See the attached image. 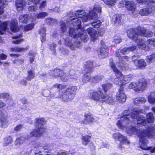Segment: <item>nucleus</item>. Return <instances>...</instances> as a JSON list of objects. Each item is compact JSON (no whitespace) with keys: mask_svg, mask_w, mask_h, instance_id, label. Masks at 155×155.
<instances>
[{"mask_svg":"<svg viewBox=\"0 0 155 155\" xmlns=\"http://www.w3.org/2000/svg\"><path fill=\"white\" fill-rule=\"evenodd\" d=\"M101 12V8L98 6H95L93 10H90L89 16L84 10L76 11L75 14L70 18L71 21L69 28L70 36L74 38L79 36L84 42L87 41L88 39L87 34L83 30L80 28L81 21L83 22H86L89 19L96 18L97 17V13H100Z\"/></svg>","mask_w":155,"mask_h":155,"instance_id":"1","label":"nucleus"},{"mask_svg":"<svg viewBox=\"0 0 155 155\" xmlns=\"http://www.w3.org/2000/svg\"><path fill=\"white\" fill-rule=\"evenodd\" d=\"M155 125L145 130H138L134 127H130L129 129L126 128V131L128 134H137L139 137L140 147L143 150H150L151 153H154L155 151V146L152 147H148L147 144L148 143L147 138L155 139Z\"/></svg>","mask_w":155,"mask_h":155,"instance_id":"2","label":"nucleus"},{"mask_svg":"<svg viewBox=\"0 0 155 155\" xmlns=\"http://www.w3.org/2000/svg\"><path fill=\"white\" fill-rule=\"evenodd\" d=\"M128 37L136 41L138 47L143 49L146 47L144 41L139 38V36L143 35L147 37H150L153 35V33L149 30H146L144 28L139 27L137 28L131 29L127 31Z\"/></svg>","mask_w":155,"mask_h":155,"instance_id":"3","label":"nucleus"},{"mask_svg":"<svg viewBox=\"0 0 155 155\" xmlns=\"http://www.w3.org/2000/svg\"><path fill=\"white\" fill-rule=\"evenodd\" d=\"M131 78L127 76H124L117 69V84L120 86L118 93H117V101L119 103H124L126 100V96L124 91V85L127 82L131 80Z\"/></svg>","mask_w":155,"mask_h":155,"instance_id":"4","label":"nucleus"},{"mask_svg":"<svg viewBox=\"0 0 155 155\" xmlns=\"http://www.w3.org/2000/svg\"><path fill=\"white\" fill-rule=\"evenodd\" d=\"M76 90L75 86L68 88L61 97L62 100L65 102L71 101L74 98Z\"/></svg>","mask_w":155,"mask_h":155,"instance_id":"5","label":"nucleus"},{"mask_svg":"<svg viewBox=\"0 0 155 155\" xmlns=\"http://www.w3.org/2000/svg\"><path fill=\"white\" fill-rule=\"evenodd\" d=\"M140 112L141 111L138 110L134 109L132 110L131 116H130V118L132 119H136L138 127L144 126L146 123L144 117L142 115H138Z\"/></svg>","mask_w":155,"mask_h":155,"instance_id":"6","label":"nucleus"},{"mask_svg":"<svg viewBox=\"0 0 155 155\" xmlns=\"http://www.w3.org/2000/svg\"><path fill=\"white\" fill-rule=\"evenodd\" d=\"M130 114V112L128 110H125L122 115L118 116L120 118V121H119L117 124V126L120 129H123L126 127V124L128 123L130 119L128 117Z\"/></svg>","mask_w":155,"mask_h":155,"instance_id":"7","label":"nucleus"},{"mask_svg":"<svg viewBox=\"0 0 155 155\" xmlns=\"http://www.w3.org/2000/svg\"><path fill=\"white\" fill-rule=\"evenodd\" d=\"M120 4L121 5L119 6L120 7L126 6L127 9L129 11H133V14H134V12H135V10L136 7V5L134 2L132 1H128L127 0H123L120 3Z\"/></svg>","mask_w":155,"mask_h":155,"instance_id":"8","label":"nucleus"},{"mask_svg":"<svg viewBox=\"0 0 155 155\" xmlns=\"http://www.w3.org/2000/svg\"><path fill=\"white\" fill-rule=\"evenodd\" d=\"M101 44L102 45V47L98 51V54L100 58H104L107 56L108 48L107 46L104 45L105 43L103 41H101Z\"/></svg>","mask_w":155,"mask_h":155,"instance_id":"9","label":"nucleus"},{"mask_svg":"<svg viewBox=\"0 0 155 155\" xmlns=\"http://www.w3.org/2000/svg\"><path fill=\"white\" fill-rule=\"evenodd\" d=\"M101 95H103V94L100 91L91 92L88 95L90 98L95 101H102Z\"/></svg>","mask_w":155,"mask_h":155,"instance_id":"10","label":"nucleus"},{"mask_svg":"<svg viewBox=\"0 0 155 155\" xmlns=\"http://www.w3.org/2000/svg\"><path fill=\"white\" fill-rule=\"evenodd\" d=\"M139 58L138 56L134 55L133 57L132 60L134 63H138V66L140 68H143L145 67L146 66V63L143 59H141L139 60H138L137 59Z\"/></svg>","mask_w":155,"mask_h":155,"instance_id":"11","label":"nucleus"},{"mask_svg":"<svg viewBox=\"0 0 155 155\" xmlns=\"http://www.w3.org/2000/svg\"><path fill=\"white\" fill-rule=\"evenodd\" d=\"M154 8L149 6L146 8L140 9L139 14L141 16H146L151 13L154 9Z\"/></svg>","mask_w":155,"mask_h":155,"instance_id":"12","label":"nucleus"},{"mask_svg":"<svg viewBox=\"0 0 155 155\" xmlns=\"http://www.w3.org/2000/svg\"><path fill=\"white\" fill-rule=\"evenodd\" d=\"M84 119L81 121V123L83 124H87L92 123L94 120V118L91 114H86L84 115Z\"/></svg>","mask_w":155,"mask_h":155,"instance_id":"13","label":"nucleus"},{"mask_svg":"<svg viewBox=\"0 0 155 155\" xmlns=\"http://www.w3.org/2000/svg\"><path fill=\"white\" fill-rule=\"evenodd\" d=\"M97 77H94L91 79L90 76L87 74H85L82 78V81L83 83H87L88 81H91L96 82L97 81Z\"/></svg>","mask_w":155,"mask_h":155,"instance_id":"14","label":"nucleus"},{"mask_svg":"<svg viewBox=\"0 0 155 155\" xmlns=\"http://www.w3.org/2000/svg\"><path fill=\"white\" fill-rule=\"evenodd\" d=\"M87 31L90 36L92 41H94L97 39V32L94 29L89 28L87 29Z\"/></svg>","mask_w":155,"mask_h":155,"instance_id":"15","label":"nucleus"},{"mask_svg":"<svg viewBox=\"0 0 155 155\" xmlns=\"http://www.w3.org/2000/svg\"><path fill=\"white\" fill-rule=\"evenodd\" d=\"M17 20L15 19L12 20L10 24V27L12 31L13 32H15L18 30V29L17 27Z\"/></svg>","mask_w":155,"mask_h":155,"instance_id":"16","label":"nucleus"},{"mask_svg":"<svg viewBox=\"0 0 155 155\" xmlns=\"http://www.w3.org/2000/svg\"><path fill=\"white\" fill-rule=\"evenodd\" d=\"M32 18L31 15H21L20 16L19 20L22 23H27L28 20Z\"/></svg>","mask_w":155,"mask_h":155,"instance_id":"17","label":"nucleus"},{"mask_svg":"<svg viewBox=\"0 0 155 155\" xmlns=\"http://www.w3.org/2000/svg\"><path fill=\"white\" fill-rule=\"evenodd\" d=\"M101 98L102 101H105L106 103L110 104H112L114 103V101L113 98L109 96L103 94V95H101Z\"/></svg>","mask_w":155,"mask_h":155,"instance_id":"18","label":"nucleus"},{"mask_svg":"<svg viewBox=\"0 0 155 155\" xmlns=\"http://www.w3.org/2000/svg\"><path fill=\"white\" fill-rule=\"evenodd\" d=\"M62 71L59 69H55L54 70L51 71L49 73L50 75L52 77L58 78L60 77Z\"/></svg>","mask_w":155,"mask_h":155,"instance_id":"19","label":"nucleus"},{"mask_svg":"<svg viewBox=\"0 0 155 155\" xmlns=\"http://www.w3.org/2000/svg\"><path fill=\"white\" fill-rule=\"evenodd\" d=\"M118 137V139L120 141L123 143H124L129 144V141L127 140V138L121 135L120 134L118 133L117 134V137Z\"/></svg>","mask_w":155,"mask_h":155,"instance_id":"20","label":"nucleus"},{"mask_svg":"<svg viewBox=\"0 0 155 155\" xmlns=\"http://www.w3.org/2000/svg\"><path fill=\"white\" fill-rule=\"evenodd\" d=\"M148 101L150 104H155V91L150 93L147 97Z\"/></svg>","mask_w":155,"mask_h":155,"instance_id":"21","label":"nucleus"},{"mask_svg":"<svg viewBox=\"0 0 155 155\" xmlns=\"http://www.w3.org/2000/svg\"><path fill=\"white\" fill-rule=\"evenodd\" d=\"M8 22L5 21L0 25V35H3L6 30L8 25Z\"/></svg>","mask_w":155,"mask_h":155,"instance_id":"22","label":"nucleus"},{"mask_svg":"<svg viewBox=\"0 0 155 155\" xmlns=\"http://www.w3.org/2000/svg\"><path fill=\"white\" fill-rule=\"evenodd\" d=\"M146 101V100L144 97H141L135 98L134 102L135 104L138 105L142 103H145Z\"/></svg>","mask_w":155,"mask_h":155,"instance_id":"23","label":"nucleus"},{"mask_svg":"<svg viewBox=\"0 0 155 155\" xmlns=\"http://www.w3.org/2000/svg\"><path fill=\"white\" fill-rule=\"evenodd\" d=\"M25 5L24 0H17L16 2V5L17 9H20L23 8Z\"/></svg>","mask_w":155,"mask_h":155,"instance_id":"24","label":"nucleus"},{"mask_svg":"<svg viewBox=\"0 0 155 155\" xmlns=\"http://www.w3.org/2000/svg\"><path fill=\"white\" fill-rule=\"evenodd\" d=\"M35 125L39 127L42 126H44L45 122L44 119L42 118H37L35 120Z\"/></svg>","mask_w":155,"mask_h":155,"instance_id":"25","label":"nucleus"},{"mask_svg":"<svg viewBox=\"0 0 155 155\" xmlns=\"http://www.w3.org/2000/svg\"><path fill=\"white\" fill-rule=\"evenodd\" d=\"M12 141V139L11 137L9 136L4 138L3 141V145L6 146L9 144L11 143Z\"/></svg>","mask_w":155,"mask_h":155,"instance_id":"26","label":"nucleus"},{"mask_svg":"<svg viewBox=\"0 0 155 155\" xmlns=\"http://www.w3.org/2000/svg\"><path fill=\"white\" fill-rule=\"evenodd\" d=\"M38 128H36V127L34 130L30 133L29 137L27 139L29 138L30 137L33 136L38 137L40 136L39 133L38 132Z\"/></svg>","mask_w":155,"mask_h":155,"instance_id":"27","label":"nucleus"},{"mask_svg":"<svg viewBox=\"0 0 155 155\" xmlns=\"http://www.w3.org/2000/svg\"><path fill=\"white\" fill-rule=\"evenodd\" d=\"M146 120L148 123H153L154 120L153 114L150 113L146 115Z\"/></svg>","mask_w":155,"mask_h":155,"instance_id":"28","label":"nucleus"},{"mask_svg":"<svg viewBox=\"0 0 155 155\" xmlns=\"http://www.w3.org/2000/svg\"><path fill=\"white\" fill-rule=\"evenodd\" d=\"M92 25L94 28H99L101 25V22L99 20L94 19L91 22Z\"/></svg>","mask_w":155,"mask_h":155,"instance_id":"29","label":"nucleus"},{"mask_svg":"<svg viewBox=\"0 0 155 155\" xmlns=\"http://www.w3.org/2000/svg\"><path fill=\"white\" fill-rule=\"evenodd\" d=\"M35 77V73L32 70L28 71V76L27 79L28 81L31 80Z\"/></svg>","mask_w":155,"mask_h":155,"instance_id":"30","label":"nucleus"},{"mask_svg":"<svg viewBox=\"0 0 155 155\" xmlns=\"http://www.w3.org/2000/svg\"><path fill=\"white\" fill-rule=\"evenodd\" d=\"M91 137V136L88 135L83 136L82 138L83 144L87 145L90 142V139Z\"/></svg>","mask_w":155,"mask_h":155,"instance_id":"31","label":"nucleus"},{"mask_svg":"<svg viewBox=\"0 0 155 155\" xmlns=\"http://www.w3.org/2000/svg\"><path fill=\"white\" fill-rule=\"evenodd\" d=\"M146 61L149 63L153 62L155 61V54H152L148 56L147 58Z\"/></svg>","mask_w":155,"mask_h":155,"instance_id":"32","label":"nucleus"},{"mask_svg":"<svg viewBox=\"0 0 155 155\" xmlns=\"http://www.w3.org/2000/svg\"><path fill=\"white\" fill-rule=\"evenodd\" d=\"M60 78L62 80L64 81H67L69 79L68 75H66L62 71L60 75Z\"/></svg>","mask_w":155,"mask_h":155,"instance_id":"33","label":"nucleus"},{"mask_svg":"<svg viewBox=\"0 0 155 155\" xmlns=\"http://www.w3.org/2000/svg\"><path fill=\"white\" fill-rule=\"evenodd\" d=\"M48 15V13L45 12H41L36 14L35 17L37 18H44Z\"/></svg>","mask_w":155,"mask_h":155,"instance_id":"34","label":"nucleus"},{"mask_svg":"<svg viewBox=\"0 0 155 155\" xmlns=\"http://www.w3.org/2000/svg\"><path fill=\"white\" fill-rule=\"evenodd\" d=\"M21 37L20 35L19 37L18 36H14L12 38L14 39L12 42L13 43L15 44H18L22 42L23 40L19 38V37Z\"/></svg>","mask_w":155,"mask_h":155,"instance_id":"35","label":"nucleus"},{"mask_svg":"<svg viewBox=\"0 0 155 155\" xmlns=\"http://www.w3.org/2000/svg\"><path fill=\"white\" fill-rule=\"evenodd\" d=\"M6 113L4 110H0V121L5 120L6 118Z\"/></svg>","mask_w":155,"mask_h":155,"instance_id":"36","label":"nucleus"},{"mask_svg":"<svg viewBox=\"0 0 155 155\" xmlns=\"http://www.w3.org/2000/svg\"><path fill=\"white\" fill-rule=\"evenodd\" d=\"M1 98L4 99H6V100H8L10 99L11 97L9 94L8 93H4L0 94Z\"/></svg>","mask_w":155,"mask_h":155,"instance_id":"37","label":"nucleus"},{"mask_svg":"<svg viewBox=\"0 0 155 155\" xmlns=\"http://www.w3.org/2000/svg\"><path fill=\"white\" fill-rule=\"evenodd\" d=\"M34 27V24H31L25 26L24 27V29L25 31H28L32 30Z\"/></svg>","mask_w":155,"mask_h":155,"instance_id":"38","label":"nucleus"},{"mask_svg":"<svg viewBox=\"0 0 155 155\" xmlns=\"http://www.w3.org/2000/svg\"><path fill=\"white\" fill-rule=\"evenodd\" d=\"M36 128H38V132L40 135L43 134L45 132L46 127L44 126L38 127Z\"/></svg>","mask_w":155,"mask_h":155,"instance_id":"39","label":"nucleus"},{"mask_svg":"<svg viewBox=\"0 0 155 155\" xmlns=\"http://www.w3.org/2000/svg\"><path fill=\"white\" fill-rule=\"evenodd\" d=\"M102 87L104 91L106 92L112 87V84L110 83L103 84L102 85Z\"/></svg>","mask_w":155,"mask_h":155,"instance_id":"40","label":"nucleus"},{"mask_svg":"<svg viewBox=\"0 0 155 155\" xmlns=\"http://www.w3.org/2000/svg\"><path fill=\"white\" fill-rule=\"evenodd\" d=\"M146 43L149 46L151 45L154 47H155V39L152 38L149 39L146 42Z\"/></svg>","mask_w":155,"mask_h":155,"instance_id":"41","label":"nucleus"},{"mask_svg":"<svg viewBox=\"0 0 155 155\" xmlns=\"http://www.w3.org/2000/svg\"><path fill=\"white\" fill-rule=\"evenodd\" d=\"M64 44L67 45L71 47V48L72 50H74V49L73 48L72 44V43L71 42V41L68 39H66L64 41Z\"/></svg>","mask_w":155,"mask_h":155,"instance_id":"42","label":"nucleus"},{"mask_svg":"<svg viewBox=\"0 0 155 155\" xmlns=\"http://www.w3.org/2000/svg\"><path fill=\"white\" fill-rule=\"evenodd\" d=\"M46 22L49 24H52L56 22L57 21L55 19L51 18H47L45 19Z\"/></svg>","mask_w":155,"mask_h":155,"instance_id":"43","label":"nucleus"},{"mask_svg":"<svg viewBox=\"0 0 155 155\" xmlns=\"http://www.w3.org/2000/svg\"><path fill=\"white\" fill-rule=\"evenodd\" d=\"M41 0H26V2L28 5L31 4L32 3L35 4H37Z\"/></svg>","mask_w":155,"mask_h":155,"instance_id":"44","label":"nucleus"},{"mask_svg":"<svg viewBox=\"0 0 155 155\" xmlns=\"http://www.w3.org/2000/svg\"><path fill=\"white\" fill-rule=\"evenodd\" d=\"M25 49L23 48L15 47L11 48V50L12 51L19 52L24 51Z\"/></svg>","mask_w":155,"mask_h":155,"instance_id":"45","label":"nucleus"},{"mask_svg":"<svg viewBox=\"0 0 155 155\" xmlns=\"http://www.w3.org/2000/svg\"><path fill=\"white\" fill-rule=\"evenodd\" d=\"M60 27L63 32H64L66 31L67 27L65 23L63 21H61L60 22Z\"/></svg>","mask_w":155,"mask_h":155,"instance_id":"46","label":"nucleus"},{"mask_svg":"<svg viewBox=\"0 0 155 155\" xmlns=\"http://www.w3.org/2000/svg\"><path fill=\"white\" fill-rule=\"evenodd\" d=\"M54 86L57 88L59 90H61L65 88L66 87V85H62V84H55Z\"/></svg>","mask_w":155,"mask_h":155,"instance_id":"47","label":"nucleus"},{"mask_svg":"<svg viewBox=\"0 0 155 155\" xmlns=\"http://www.w3.org/2000/svg\"><path fill=\"white\" fill-rule=\"evenodd\" d=\"M26 139V138L23 137H21L19 138L16 139V142L19 143H21L24 142Z\"/></svg>","mask_w":155,"mask_h":155,"instance_id":"48","label":"nucleus"},{"mask_svg":"<svg viewBox=\"0 0 155 155\" xmlns=\"http://www.w3.org/2000/svg\"><path fill=\"white\" fill-rule=\"evenodd\" d=\"M137 83L133 82L129 84V88L130 89H134L137 88Z\"/></svg>","mask_w":155,"mask_h":155,"instance_id":"49","label":"nucleus"},{"mask_svg":"<svg viewBox=\"0 0 155 155\" xmlns=\"http://www.w3.org/2000/svg\"><path fill=\"white\" fill-rule=\"evenodd\" d=\"M140 85H142L141 89H143L144 90L147 86V82L145 81H143L142 82H140Z\"/></svg>","mask_w":155,"mask_h":155,"instance_id":"50","label":"nucleus"},{"mask_svg":"<svg viewBox=\"0 0 155 155\" xmlns=\"http://www.w3.org/2000/svg\"><path fill=\"white\" fill-rule=\"evenodd\" d=\"M38 9V7L36 6H31L28 8V10L29 11L33 12L36 11Z\"/></svg>","mask_w":155,"mask_h":155,"instance_id":"51","label":"nucleus"},{"mask_svg":"<svg viewBox=\"0 0 155 155\" xmlns=\"http://www.w3.org/2000/svg\"><path fill=\"white\" fill-rule=\"evenodd\" d=\"M141 85H140V82L137 83V87L135 89H134V90L136 91H143V89H141Z\"/></svg>","mask_w":155,"mask_h":155,"instance_id":"52","label":"nucleus"},{"mask_svg":"<svg viewBox=\"0 0 155 155\" xmlns=\"http://www.w3.org/2000/svg\"><path fill=\"white\" fill-rule=\"evenodd\" d=\"M120 52L123 54H127L129 53L127 47L121 49Z\"/></svg>","mask_w":155,"mask_h":155,"instance_id":"53","label":"nucleus"},{"mask_svg":"<svg viewBox=\"0 0 155 155\" xmlns=\"http://www.w3.org/2000/svg\"><path fill=\"white\" fill-rule=\"evenodd\" d=\"M110 65L112 69L113 70L115 73H116V68L115 64L113 63V62L111 61L110 62Z\"/></svg>","mask_w":155,"mask_h":155,"instance_id":"54","label":"nucleus"},{"mask_svg":"<svg viewBox=\"0 0 155 155\" xmlns=\"http://www.w3.org/2000/svg\"><path fill=\"white\" fill-rule=\"evenodd\" d=\"M122 16H123V15L119 16L118 18L117 17V23L118 24L121 25L122 22L123 20H122Z\"/></svg>","mask_w":155,"mask_h":155,"instance_id":"55","label":"nucleus"},{"mask_svg":"<svg viewBox=\"0 0 155 155\" xmlns=\"http://www.w3.org/2000/svg\"><path fill=\"white\" fill-rule=\"evenodd\" d=\"M39 33L40 35L46 34V30L45 28H42L39 30Z\"/></svg>","mask_w":155,"mask_h":155,"instance_id":"56","label":"nucleus"},{"mask_svg":"<svg viewBox=\"0 0 155 155\" xmlns=\"http://www.w3.org/2000/svg\"><path fill=\"white\" fill-rule=\"evenodd\" d=\"M24 61V60L23 59H19V60H14L13 61V62L15 64H19L23 63Z\"/></svg>","mask_w":155,"mask_h":155,"instance_id":"57","label":"nucleus"},{"mask_svg":"<svg viewBox=\"0 0 155 155\" xmlns=\"http://www.w3.org/2000/svg\"><path fill=\"white\" fill-rule=\"evenodd\" d=\"M6 119L3 120H1L0 121H1V123H2L1 126L2 127L5 128L6 127L7 125V124L6 121Z\"/></svg>","mask_w":155,"mask_h":155,"instance_id":"58","label":"nucleus"},{"mask_svg":"<svg viewBox=\"0 0 155 155\" xmlns=\"http://www.w3.org/2000/svg\"><path fill=\"white\" fill-rule=\"evenodd\" d=\"M127 48L128 49L129 52L130 51H133L135 50L136 48V46L134 45H133L130 46Z\"/></svg>","mask_w":155,"mask_h":155,"instance_id":"59","label":"nucleus"},{"mask_svg":"<svg viewBox=\"0 0 155 155\" xmlns=\"http://www.w3.org/2000/svg\"><path fill=\"white\" fill-rule=\"evenodd\" d=\"M7 56L4 54H0V59L1 60H6L7 58Z\"/></svg>","mask_w":155,"mask_h":155,"instance_id":"60","label":"nucleus"},{"mask_svg":"<svg viewBox=\"0 0 155 155\" xmlns=\"http://www.w3.org/2000/svg\"><path fill=\"white\" fill-rule=\"evenodd\" d=\"M46 34L41 35V40L42 42H45L46 40Z\"/></svg>","mask_w":155,"mask_h":155,"instance_id":"61","label":"nucleus"},{"mask_svg":"<svg viewBox=\"0 0 155 155\" xmlns=\"http://www.w3.org/2000/svg\"><path fill=\"white\" fill-rule=\"evenodd\" d=\"M46 5V1H43L40 5V6L39 7L40 8V9L44 8Z\"/></svg>","mask_w":155,"mask_h":155,"instance_id":"62","label":"nucleus"},{"mask_svg":"<svg viewBox=\"0 0 155 155\" xmlns=\"http://www.w3.org/2000/svg\"><path fill=\"white\" fill-rule=\"evenodd\" d=\"M22 127V126L21 124H19L15 128L14 130L15 131H19Z\"/></svg>","mask_w":155,"mask_h":155,"instance_id":"63","label":"nucleus"},{"mask_svg":"<svg viewBox=\"0 0 155 155\" xmlns=\"http://www.w3.org/2000/svg\"><path fill=\"white\" fill-rule=\"evenodd\" d=\"M60 11V9L58 7H55L53 9H51V12H59Z\"/></svg>","mask_w":155,"mask_h":155,"instance_id":"64","label":"nucleus"}]
</instances>
